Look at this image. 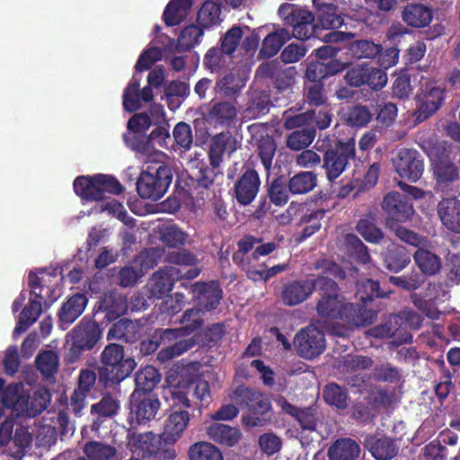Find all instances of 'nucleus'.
I'll return each instance as SVG.
<instances>
[{"mask_svg":"<svg viewBox=\"0 0 460 460\" xmlns=\"http://www.w3.org/2000/svg\"><path fill=\"white\" fill-rule=\"evenodd\" d=\"M348 67V63L330 61L327 64L308 63L305 72L303 94L305 101L310 105L320 107L327 101V90L324 79L342 73Z\"/></svg>","mask_w":460,"mask_h":460,"instance_id":"obj_1","label":"nucleus"},{"mask_svg":"<svg viewBox=\"0 0 460 460\" xmlns=\"http://www.w3.org/2000/svg\"><path fill=\"white\" fill-rule=\"evenodd\" d=\"M146 164L137 180V191L142 199L158 200L166 193L172 181V169L155 158L146 160Z\"/></svg>","mask_w":460,"mask_h":460,"instance_id":"obj_2","label":"nucleus"},{"mask_svg":"<svg viewBox=\"0 0 460 460\" xmlns=\"http://www.w3.org/2000/svg\"><path fill=\"white\" fill-rule=\"evenodd\" d=\"M173 332L168 329H156L147 339L142 340L139 351L143 356H149L157 350L161 344H170L162 349L157 354V360L167 362L191 349L198 343V334L190 338L175 341Z\"/></svg>","mask_w":460,"mask_h":460,"instance_id":"obj_3","label":"nucleus"},{"mask_svg":"<svg viewBox=\"0 0 460 460\" xmlns=\"http://www.w3.org/2000/svg\"><path fill=\"white\" fill-rule=\"evenodd\" d=\"M230 398L241 410L247 411V413L243 415V421L250 427L262 426L264 420L261 417L272 409L267 394L243 385L235 387Z\"/></svg>","mask_w":460,"mask_h":460,"instance_id":"obj_4","label":"nucleus"},{"mask_svg":"<svg viewBox=\"0 0 460 460\" xmlns=\"http://www.w3.org/2000/svg\"><path fill=\"white\" fill-rule=\"evenodd\" d=\"M73 186L75 194L86 201L102 200L107 193L119 195L125 190L117 178L102 173L77 176Z\"/></svg>","mask_w":460,"mask_h":460,"instance_id":"obj_5","label":"nucleus"},{"mask_svg":"<svg viewBox=\"0 0 460 460\" xmlns=\"http://www.w3.org/2000/svg\"><path fill=\"white\" fill-rule=\"evenodd\" d=\"M356 156V142L349 138L346 142L338 140L327 146L323 156V168L326 178L333 183Z\"/></svg>","mask_w":460,"mask_h":460,"instance_id":"obj_6","label":"nucleus"},{"mask_svg":"<svg viewBox=\"0 0 460 460\" xmlns=\"http://www.w3.org/2000/svg\"><path fill=\"white\" fill-rule=\"evenodd\" d=\"M278 13L284 25L292 27L291 38L306 40L314 35L316 25L312 12L297 4L283 3L279 5Z\"/></svg>","mask_w":460,"mask_h":460,"instance_id":"obj_7","label":"nucleus"},{"mask_svg":"<svg viewBox=\"0 0 460 460\" xmlns=\"http://www.w3.org/2000/svg\"><path fill=\"white\" fill-rule=\"evenodd\" d=\"M392 164L400 178L411 182L418 181L424 172V160L414 148H400L392 158Z\"/></svg>","mask_w":460,"mask_h":460,"instance_id":"obj_8","label":"nucleus"},{"mask_svg":"<svg viewBox=\"0 0 460 460\" xmlns=\"http://www.w3.org/2000/svg\"><path fill=\"white\" fill-rule=\"evenodd\" d=\"M315 268L322 270V273L311 279L314 292L317 290L320 297L340 295V288L332 278L345 279L346 272L342 267L332 261L323 260L322 262L318 261Z\"/></svg>","mask_w":460,"mask_h":460,"instance_id":"obj_9","label":"nucleus"},{"mask_svg":"<svg viewBox=\"0 0 460 460\" xmlns=\"http://www.w3.org/2000/svg\"><path fill=\"white\" fill-rule=\"evenodd\" d=\"M293 342L297 354L306 359L317 358L325 349L324 333L313 325L297 332Z\"/></svg>","mask_w":460,"mask_h":460,"instance_id":"obj_10","label":"nucleus"},{"mask_svg":"<svg viewBox=\"0 0 460 460\" xmlns=\"http://www.w3.org/2000/svg\"><path fill=\"white\" fill-rule=\"evenodd\" d=\"M382 208L386 214L385 225L388 228L411 220L414 214L412 204L397 191H391L384 197Z\"/></svg>","mask_w":460,"mask_h":460,"instance_id":"obj_11","label":"nucleus"},{"mask_svg":"<svg viewBox=\"0 0 460 460\" xmlns=\"http://www.w3.org/2000/svg\"><path fill=\"white\" fill-rule=\"evenodd\" d=\"M345 0H313L316 26L324 30H335L344 23L341 6Z\"/></svg>","mask_w":460,"mask_h":460,"instance_id":"obj_12","label":"nucleus"},{"mask_svg":"<svg viewBox=\"0 0 460 460\" xmlns=\"http://www.w3.org/2000/svg\"><path fill=\"white\" fill-rule=\"evenodd\" d=\"M103 369L99 374H132L137 367L133 358H124L122 345L111 343L102 352Z\"/></svg>","mask_w":460,"mask_h":460,"instance_id":"obj_13","label":"nucleus"},{"mask_svg":"<svg viewBox=\"0 0 460 460\" xmlns=\"http://www.w3.org/2000/svg\"><path fill=\"white\" fill-rule=\"evenodd\" d=\"M127 311V304L119 295L114 292L105 293L96 303L93 318L102 325H108Z\"/></svg>","mask_w":460,"mask_h":460,"instance_id":"obj_14","label":"nucleus"},{"mask_svg":"<svg viewBox=\"0 0 460 460\" xmlns=\"http://www.w3.org/2000/svg\"><path fill=\"white\" fill-rule=\"evenodd\" d=\"M370 333L379 339L396 338L394 342L398 345L412 341V334L406 330L403 319L398 314H390L384 323L370 329Z\"/></svg>","mask_w":460,"mask_h":460,"instance_id":"obj_15","label":"nucleus"},{"mask_svg":"<svg viewBox=\"0 0 460 460\" xmlns=\"http://www.w3.org/2000/svg\"><path fill=\"white\" fill-rule=\"evenodd\" d=\"M191 291L199 308L204 312L217 309L223 298V290L218 280L196 282L191 286Z\"/></svg>","mask_w":460,"mask_h":460,"instance_id":"obj_16","label":"nucleus"},{"mask_svg":"<svg viewBox=\"0 0 460 460\" xmlns=\"http://www.w3.org/2000/svg\"><path fill=\"white\" fill-rule=\"evenodd\" d=\"M261 186V179L256 170L246 168L234 184V198L238 204L250 205L256 198Z\"/></svg>","mask_w":460,"mask_h":460,"instance_id":"obj_17","label":"nucleus"},{"mask_svg":"<svg viewBox=\"0 0 460 460\" xmlns=\"http://www.w3.org/2000/svg\"><path fill=\"white\" fill-rule=\"evenodd\" d=\"M377 317V312L367 309L365 304L344 303L340 308L337 319H340L350 326L367 327L371 325Z\"/></svg>","mask_w":460,"mask_h":460,"instance_id":"obj_18","label":"nucleus"},{"mask_svg":"<svg viewBox=\"0 0 460 460\" xmlns=\"http://www.w3.org/2000/svg\"><path fill=\"white\" fill-rule=\"evenodd\" d=\"M130 414H134L138 424H146L155 419L161 402L158 395L139 394L133 392L129 397Z\"/></svg>","mask_w":460,"mask_h":460,"instance_id":"obj_19","label":"nucleus"},{"mask_svg":"<svg viewBox=\"0 0 460 460\" xmlns=\"http://www.w3.org/2000/svg\"><path fill=\"white\" fill-rule=\"evenodd\" d=\"M256 74L270 79L274 87L279 91H285L294 84L293 68H283L278 60L261 64Z\"/></svg>","mask_w":460,"mask_h":460,"instance_id":"obj_20","label":"nucleus"},{"mask_svg":"<svg viewBox=\"0 0 460 460\" xmlns=\"http://www.w3.org/2000/svg\"><path fill=\"white\" fill-rule=\"evenodd\" d=\"M279 405L285 413L288 414L298 422L303 430H316L318 422L322 417L316 405L300 408L285 399L279 401Z\"/></svg>","mask_w":460,"mask_h":460,"instance_id":"obj_21","label":"nucleus"},{"mask_svg":"<svg viewBox=\"0 0 460 460\" xmlns=\"http://www.w3.org/2000/svg\"><path fill=\"white\" fill-rule=\"evenodd\" d=\"M238 148L236 137L229 131L220 132L212 137L208 149L209 164L219 168L226 153L233 154Z\"/></svg>","mask_w":460,"mask_h":460,"instance_id":"obj_22","label":"nucleus"},{"mask_svg":"<svg viewBox=\"0 0 460 460\" xmlns=\"http://www.w3.org/2000/svg\"><path fill=\"white\" fill-rule=\"evenodd\" d=\"M314 293L310 279H293L285 283L281 290V301L285 305L295 306L305 301Z\"/></svg>","mask_w":460,"mask_h":460,"instance_id":"obj_23","label":"nucleus"},{"mask_svg":"<svg viewBox=\"0 0 460 460\" xmlns=\"http://www.w3.org/2000/svg\"><path fill=\"white\" fill-rule=\"evenodd\" d=\"M437 214L443 227L450 233L460 234V199L456 197L443 198L437 205Z\"/></svg>","mask_w":460,"mask_h":460,"instance_id":"obj_24","label":"nucleus"},{"mask_svg":"<svg viewBox=\"0 0 460 460\" xmlns=\"http://www.w3.org/2000/svg\"><path fill=\"white\" fill-rule=\"evenodd\" d=\"M248 76L239 70H231L218 78L214 85V91L225 98L235 100L245 87Z\"/></svg>","mask_w":460,"mask_h":460,"instance_id":"obj_25","label":"nucleus"},{"mask_svg":"<svg viewBox=\"0 0 460 460\" xmlns=\"http://www.w3.org/2000/svg\"><path fill=\"white\" fill-rule=\"evenodd\" d=\"M119 402L110 393L105 394L102 399L91 405V414L93 416L91 429L98 432L105 420L117 415Z\"/></svg>","mask_w":460,"mask_h":460,"instance_id":"obj_26","label":"nucleus"},{"mask_svg":"<svg viewBox=\"0 0 460 460\" xmlns=\"http://www.w3.org/2000/svg\"><path fill=\"white\" fill-rule=\"evenodd\" d=\"M411 256L408 249L395 243L387 245L381 254L384 267L394 273L404 270L411 263Z\"/></svg>","mask_w":460,"mask_h":460,"instance_id":"obj_27","label":"nucleus"},{"mask_svg":"<svg viewBox=\"0 0 460 460\" xmlns=\"http://www.w3.org/2000/svg\"><path fill=\"white\" fill-rule=\"evenodd\" d=\"M445 94V88L427 85L419 96L420 103L418 119L424 120L433 115L444 103Z\"/></svg>","mask_w":460,"mask_h":460,"instance_id":"obj_28","label":"nucleus"},{"mask_svg":"<svg viewBox=\"0 0 460 460\" xmlns=\"http://www.w3.org/2000/svg\"><path fill=\"white\" fill-rule=\"evenodd\" d=\"M55 299L54 297L47 301L31 296L28 305L24 306L20 314L19 320L13 330V337L26 332L38 320L42 312V301L46 307H49Z\"/></svg>","mask_w":460,"mask_h":460,"instance_id":"obj_29","label":"nucleus"},{"mask_svg":"<svg viewBox=\"0 0 460 460\" xmlns=\"http://www.w3.org/2000/svg\"><path fill=\"white\" fill-rule=\"evenodd\" d=\"M364 445L376 460H391L399 451L396 441L386 436H367Z\"/></svg>","mask_w":460,"mask_h":460,"instance_id":"obj_30","label":"nucleus"},{"mask_svg":"<svg viewBox=\"0 0 460 460\" xmlns=\"http://www.w3.org/2000/svg\"><path fill=\"white\" fill-rule=\"evenodd\" d=\"M190 422V413L187 410L176 406L170 411L164 421V434L169 443H175L187 429Z\"/></svg>","mask_w":460,"mask_h":460,"instance_id":"obj_31","label":"nucleus"},{"mask_svg":"<svg viewBox=\"0 0 460 460\" xmlns=\"http://www.w3.org/2000/svg\"><path fill=\"white\" fill-rule=\"evenodd\" d=\"M179 268L167 266L153 274L152 293L162 298L167 296L173 288L175 281L179 280Z\"/></svg>","mask_w":460,"mask_h":460,"instance_id":"obj_32","label":"nucleus"},{"mask_svg":"<svg viewBox=\"0 0 460 460\" xmlns=\"http://www.w3.org/2000/svg\"><path fill=\"white\" fill-rule=\"evenodd\" d=\"M432 168L438 189L444 190L459 179L458 167L448 159L436 160Z\"/></svg>","mask_w":460,"mask_h":460,"instance_id":"obj_33","label":"nucleus"},{"mask_svg":"<svg viewBox=\"0 0 460 460\" xmlns=\"http://www.w3.org/2000/svg\"><path fill=\"white\" fill-rule=\"evenodd\" d=\"M85 295L76 293L70 296L61 306L58 316L61 323H73L84 312L87 305Z\"/></svg>","mask_w":460,"mask_h":460,"instance_id":"obj_34","label":"nucleus"},{"mask_svg":"<svg viewBox=\"0 0 460 460\" xmlns=\"http://www.w3.org/2000/svg\"><path fill=\"white\" fill-rule=\"evenodd\" d=\"M202 312L199 307H191L184 311L179 321L182 326L171 329L174 332L175 341L181 336H189L202 328L204 325Z\"/></svg>","mask_w":460,"mask_h":460,"instance_id":"obj_35","label":"nucleus"},{"mask_svg":"<svg viewBox=\"0 0 460 460\" xmlns=\"http://www.w3.org/2000/svg\"><path fill=\"white\" fill-rule=\"evenodd\" d=\"M402 21L411 27L423 28L432 20V11L421 4H408L402 13Z\"/></svg>","mask_w":460,"mask_h":460,"instance_id":"obj_36","label":"nucleus"},{"mask_svg":"<svg viewBox=\"0 0 460 460\" xmlns=\"http://www.w3.org/2000/svg\"><path fill=\"white\" fill-rule=\"evenodd\" d=\"M208 117L216 125L228 128L235 123L237 110L234 103L228 101H219L211 106Z\"/></svg>","mask_w":460,"mask_h":460,"instance_id":"obj_37","label":"nucleus"},{"mask_svg":"<svg viewBox=\"0 0 460 460\" xmlns=\"http://www.w3.org/2000/svg\"><path fill=\"white\" fill-rule=\"evenodd\" d=\"M207 433L210 439L228 447L236 445L242 437L239 429L222 423L211 424L208 427Z\"/></svg>","mask_w":460,"mask_h":460,"instance_id":"obj_38","label":"nucleus"},{"mask_svg":"<svg viewBox=\"0 0 460 460\" xmlns=\"http://www.w3.org/2000/svg\"><path fill=\"white\" fill-rule=\"evenodd\" d=\"M412 258L420 272L425 276H435L442 269L440 257L427 249L419 247L412 254Z\"/></svg>","mask_w":460,"mask_h":460,"instance_id":"obj_39","label":"nucleus"},{"mask_svg":"<svg viewBox=\"0 0 460 460\" xmlns=\"http://www.w3.org/2000/svg\"><path fill=\"white\" fill-rule=\"evenodd\" d=\"M359 454V445L349 438L337 439L328 449L330 460H356Z\"/></svg>","mask_w":460,"mask_h":460,"instance_id":"obj_40","label":"nucleus"},{"mask_svg":"<svg viewBox=\"0 0 460 460\" xmlns=\"http://www.w3.org/2000/svg\"><path fill=\"white\" fill-rule=\"evenodd\" d=\"M138 335V325L130 319L122 318L111 325L108 332L107 339L133 343L137 341Z\"/></svg>","mask_w":460,"mask_h":460,"instance_id":"obj_41","label":"nucleus"},{"mask_svg":"<svg viewBox=\"0 0 460 460\" xmlns=\"http://www.w3.org/2000/svg\"><path fill=\"white\" fill-rule=\"evenodd\" d=\"M123 140L128 148L146 156V160H153L151 158L153 155L155 158L164 156L163 152H155L154 146L149 143V138L146 134L128 131L123 134Z\"/></svg>","mask_w":460,"mask_h":460,"instance_id":"obj_42","label":"nucleus"},{"mask_svg":"<svg viewBox=\"0 0 460 460\" xmlns=\"http://www.w3.org/2000/svg\"><path fill=\"white\" fill-rule=\"evenodd\" d=\"M290 39V32L285 28L279 27L264 38L260 54L264 58H272Z\"/></svg>","mask_w":460,"mask_h":460,"instance_id":"obj_43","label":"nucleus"},{"mask_svg":"<svg viewBox=\"0 0 460 460\" xmlns=\"http://www.w3.org/2000/svg\"><path fill=\"white\" fill-rule=\"evenodd\" d=\"M191 5V0H171L163 13L165 25L172 27L181 23L187 17Z\"/></svg>","mask_w":460,"mask_h":460,"instance_id":"obj_44","label":"nucleus"},{"mask_svg":"<svg viewBox=\"0 0 460 460\" xmlns=\"http://www.w3.org/2000/svg\"><path fill=\"white\" fill-rule=\"evenodd\" d=\"M96 376H78L77 387L74 390L70 399V406L75 415H80L82 410L84 408L87 393L93 387L96 382Z\"/></svg>","mask_w":460,"mask_h":460,"instance_id":"obj_45","label":"nucleus"},{"mask_svg":"<svg viewBox=\"0 0 460 460\" xmlns=\"http://www.w3.org/2000/svg\"><path fill=\"white\" fill-rule=\"evenodd\" d=\"M182 386L188 389L190 395L201 402H208L210 400V386L208 381L202 379L203 376H181Z\"/></svg>","mask_w":460,"mask_h":460,"instance_id":"obj_46","label":"nucleus"},{"mask_svg":"<svg viewBox=\"0 0 460 460\" xmlns=\"http://www.w3.org/2000/svg\"><path fill=\"white\" fill-rule=\"evenodd\" d=\"M267 195L270 203L278 207L286 205L289 199L288 183L283 175L267 181Z\"/></svg>","mask_w":460,"mask_h":460,"instance_id":"obj_47","label":"nucleus"},{"mask_svg":"<svg viewBox=\"0 0 460 460\" xmlns=\"http://www.w3.org/2000/svg\"><path fill=\"white\" fill-rule=\"evenodd\" d=\"M167 442L164 432L160 435L153 432L139 434L135 442L137 448L142 453L143 457H153L163 447V443Z\"/></svg>","mask_w":460,"mask_h":460,"instance_id":"obj_48","label":"nucleus"},{"mask_svg":"<svg viewBox=\"0 0 460 460\" xmlns=\"http://www.w3.org/2000/svg\"><path fill=\"white\" fill-rule=\"evenodd\" d=\"M221 4L217 2L207 0L200 6L197 14V23L202 29H210L220 23Z\"/></svg>","mask_w":460,"mask_h":460,"instance_id":"obj_49","label":"nucleus"},{"mask_svg":"<svg viewBox=\"0 0 460 460\" xmlns=\"http://www.w3.org/2000/svg\"><path fill=\"white\" fill-rule=\"evenodd\" d=\"M83 451L88 460H119L115 447L100 441L86 442Z\"/></svg>","mask_w":460,"mask_h":460,"instance_id":"obj_50","label":"nucleus"},{"mask_svg":"<svg viewBox=\"0 0 460 460\" xmlns=\"http://www.w3.org/2000/svg\"><path fill=\"white\" fill-rule=\"evenodd\" d=\"M99 322L87 323L79 329L74 330L75 341L86 349H93L101 338V327Z\"/></svg>","mask_w":460,"mask_h":460,"instance_id":"obj_51","label":"nucleus"},{"mask_svg":"<svg viewBox=\"0 0 460 460\" xmlns=\"http://www.w3.org/2000/svg\"><path fill=\"white\" fill-rule=\"evenodd\" d=\"M288 183V190L292 194H305L316 186L317 175L313 172H300L292 176Z\"/></svg>","mask_w":460,"mask_h":460,"instance_id":"obj_52","label":"nucleus"},{"mask_svg":"<svg viewBox=\"0 0 460 460\" xmlns=\"http://www.w3.org/2000/svg\"><path fill=\"white\" fill-rule=\"evenodd\" d=\"M390 292H383L378 281L366 279L356 283V297L363 304L372 301L374 298L388 296Z\"/></svg>","mask_w":460,"mask_h":460,"instance_id":"obj_53","label":"nucleus"},{"mask_svg":"<svg viewBox=\"0 0 460 460\" xmlns=\"http://www.w3.org/2000/svg\"><path fill=\"white\" fill-rule=\"evenodd\" d=\"M356 230L370 243L378 244L385 238L384 232L376 226V219L372 216L360 218L356 226Z\"/></svg>","mask_w":460,"mask_h":460,"instance_id":"obj_54","label":"nucleus"},{"mask_svg":"<svg viewBox=\"0 0 460 460\" xmlns=\"http://www.w3.org/2000/svg\"><path fill=\"white\" fill-rule=\"evenodd\" d=\"M347 253L354 261L361 264L370 261V254L367 246L355 234H347L344 238Z\"/></svg>","mask_w":460,"mask_h":460,"instance_id":"obj_55","label":"nucleus"},{"mask_svg":"<svg viewBox=\"0 0 460 460\" xmlns=\"http://www.w3.org/2000/svg\"><path fill=\"white\" fill-rule=\"evenodd\" d=\"M349 50L358 59H373L381 53L383 46L372 40H357L349 43Z\"/></svg>","mask_w":460,"mask_h":460,"instance_id":"obj_56","label":"nucleus"},{"mask_svg":"<svg viewBox=\"0 0 460 460\" xmlns=\"http://www.w3.org/2000/svg\"><path fill=\"white\" fill-rule=\"evenodd\" d=\"M270 96L265 92H254L251 94L244 113L249 119H257L269 112Z\"/></svg>","mask_w":460,"mask_h":460,"instance_id":"obj_57","label":"nucleus"},{"mask_svg":"<svg viewBox=\"0 0 460 460\" xmlns=\"http://www.w3.org/2000/svg\"><path fill=\"white\" fill-rule=\"evenodd\" d=\"M190 460H223L222 452L209 442H197L188 451Z\"/></svg>","mask_w":460,"mask_h":460,"instance_id":"obj_58","label":"nucleus"},{"mask_svg":"<svg viewBox=\"0 0 460 460\" xmlns=\"http://www.w3.org/2000/svg\"><path fill=\"white\" fill-rule=\"evenodd\" d=\"M204 34V29L199 24H190L182 29L177 42L179 51H187L196 47L200 42Z\"/></svg>","mask_w":460,"mask_h":460,"instance_id":"obj_59","label":"nucleus"},{"mask_svg":"<svg viewBox=\"0 0 460 460\" xmlns=\"http://www.w3.org/2000/svg\"><path fill=\"white\" fill-rule=\"evenodd\" d=\"M344 302L341 294L320 297L316 304V311L322 318L337 319L340 308Z\"/></svg>","mask_w":460,"mask_h":460,"instance_id":"obj_60","label":"nucleus"},{"mask_svg":"<svg viewBox=\"0 0 460 460\" xmlns=\"http://www.w3.org/2000/svg\"><path fill=\"white\" fill-rule=\"evenodd\" d=\"M374 115L376 121L380 128H389L394 124L397 117L398 109L395 103L391 102H376L374 106Z\"/></svg>","mask_w":460,"mask_h":460,"instance_id":"obj_61","label":"nucleus"},{"mask_svg":"<svg viewBox=\"0 0 460 460\" xmlns=\"http://www.w3.org/2000/svg\"><path fill=\"white\" fill-rule=\"evenodd\" d=\"M232 60V57L225 54L218 47L210 48L204 56L203 64L211 73H217L227 67Z\"/></svg>","mask_w":460,"mask_h":460,"instance_id":"obj_62","label":"nucleus"},{"mask_svg":"<svg viewBox=\"0 0 460 460\" xmlns=\"http://www.w3.org/2000/svg\"><path fill=\"white\" fill-rule=\"evenodd\" d=\"M35 366L40 374H58L59 357L54 350H40L35 358Z\"/></svg>","mask_w":460,"mask_h":460,"instance_id":"obj_63","label":"nucleus"},{"mask_svg":"<svg viewBox=\"0 0 460 460\" xmlns=\"http://www.w3.org/2000/svg\"><path fill=\"white\" fill-rule=\"evenodd\" d=\"M373 117L374 112L369 107L357 104L349 108L346 121L349 126L363 128L371 121Z\"/></svg>","mask_w":460,"mask_h":460,"instance_id":"obj_64","label":"nucleus"}]
</instances>
